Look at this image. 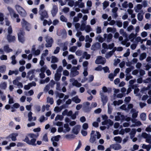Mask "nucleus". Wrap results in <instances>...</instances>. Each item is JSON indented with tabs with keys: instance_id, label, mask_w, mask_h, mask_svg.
Returning <instances> with one entry per match:
<instances>
[{
	"instance_id": "obj_59",
	"label": "nucleus",
	"mask_w": 151,
	"mask_h": 151,
	"mask_svg": "<svg viewBox=\"0 0 151 151\" xmlns=\"http://www.w3.org/2000/svg\"><path fill=\"white\" fill-rule=\"evenodd\" d=\"M113 53L110 51L109 52L106 54L105 57L106 58H110L113 55Z\"/></svg>"
},
{
	"instance_id": "obj_53",
	"label": "nucleus",
	"mask_w": 151,
	"mask_h": 151,
	"mask_svg": "<svg viewBox=\"0 0 151 151\" xmlns=\"http://www.w3.org/2000/svg\"><path fill=\"white\" fill-rule=\"evenodd\" d=\"M60 20L63 22H67V19L63 15H61L60 17Z\"/></svg>"
},
{
	"instance_id": "obj_60",
	"label": "nucleus",
	"mask_w": 151,
	"mask_h": 151,
	"mask_svg": "<svg viewBox=\"0 0 151 151\" xmlns=\"http://www.w3.org/2000/svg\"><path fill=\"white\" fill-rule=\"evenodd\" d=\"M108 113L109 114H111V113L112 109L111 106H110L109 104H108Z\"/></svg>"
},
{
	"instance_id": "obj_29",
	"label": "nucleus",
	"mask_w": 151,
	"mask_h": 151,
	"mask_svg": "<svg viewBox=\"0 0 151 151\" xmlns=\"http://www.w3.org/2000/svg\"><path fill=\"white\" fill-rule=\"evenodd\" d=\"M64 118L63 116L62 115H57L55 118V120L57 121L59 120L61 121L63 120Z\"/></svg>"
},
{
	"instance_id": "obj_37",
	"label": "nucleus",
	"mask_w": 151,
	"mask_h": 151,
	"mask_svg": "<svg viewBox=\"0 0 151 151\" xmlns=\"http://www.w3.org/2000/svg\"><path fill=\"white\" fill-rule=\"evenodd\" d=\"M142 7V4H139L137 5L136 9L135 10V11L138 12L139 10H141Z\"/></svg>"
},
{
	"instance_id": "obj_23",
	"label": "nucleus",
	"mask_w": 151,
	"mask_h": 151,
	"mask_svg": "<svg viewBox=\"0 0 151 151\" xmlns=\"http://www.w3.org/2000/svg\"><path fill=\"white\" fill-rule=\"evenodd\" d=\"M147 56V53L145 52H143L141 54L139 55V59L140 60L142 61L145 59Z\"/></svg>"
},
{
	"instance_id": "obj_35",
	"label": "nucleus",
	"mask_w": 151,
	"mask_h": 151,
	"mask_svg": "<svg viewBox=\"0 0 151 151\" xmlns=\"http://www.w3.org/2000/svg\"><path fill=\"white\" fill-rule=\"evenodd\" d=\"M7 83L6 82H4L0 84V88L2 89H5L6 87Z\"/></svg>"
},
{
	"instance_id": "obj_58",
	"label": "nucleus",
	"mask_w": 151,
	"mask_h": 151,
	"mask_svg": "<svg viewBox=\"0 0 151 151\" xmlns=\"http://www.w3.org/2000/svg\"><path fill=\"white\" fill-rule=\"evenodd\" d=\"M97 149L98 150L103 151L105 149L104 146L101 145H99L97 146Z\"/></svg>"
},
{
	"instance_id": "obj_57",
	"label": "nucleus",
	"mask_w": 151,
	"mask_h": 151,
	"mask_svg": "<svg viewBox=\"0 0 151 151\" xmlns=\"http://www.w3.org/2000/svg\"><path fill=\"white\" fill-rule=\"evenodd\" d=\"M151 28V24L147 23L144 27V29L147 30Z\"/></svg>"
},
{
	"instance_id": "obj_47",
	"label": "nucleus",
	"mask_w": 151,
	"mask_h": 151,
	"mask_svg": "<svg viewBox=\"0 0 151 151\" xmlns=\"http://www.w3.org/2000/svg\"><path fill=\"white\" fill-rule=\"evenodd\" d=\"M6 70V67L5 65H3L0 67V72L1 73L4 72Z\"/></svg>"
},
{
	"instance_id": "obj_26",
	"label": "nucleus",
	"mask_w": 151,
	"mask_h": 151,
	"mask_svg": "<svg viewBox=\"0 0 151 151\" xmlns=\"http://www.w3.org/2000/svg\"><path fill=\"white\" fill-rule=\"evenodd\" d=\"M136 133V130L134 129H132L130 134V138L131 139H132L135 136Z\"/></svg>"
},
{
	"instance_id": "obj_8",
	"label": "nucleus",
	"mask_w": 151,
	"mask_h": 151,
	"mask_svg": "<svg viewBox=\"0 0 151 151\" xmlns=\"http://www.w3.org/2000/svg\"><path fill=\"white\" fill-rule=\"evenodd\" d=\"M35 70H32L29 71L27 73V78H29L30 81H32L35 77Z\"/></svg>"
},
{
	"instance_id": "obj_6",
	"label": "nucleus",
	"mask_w": 151,
	"mask_h": 151,
	"mask_svg": "<svg viewBox=\"0 0 151 151\" xmlns=\"http://www.w3.org/2000/svg\"><path fill=\"white\" fill-rule=\"evenodd\" d=\"M142 136L144 138L146 139V142L150 144L151 145V135L150 134L144 132L142 134Z\"/></svg>"
},
{
	"instance_id": "obj_62",
	"label": "nucleus",
	"mask_w": 151,
	"mask_h": 151,
	"mask_svg": "<svg viewBox=\"0 0 151 151\" xmlns=\"http://www.w3.org/2000/svg\"><path fill=\"white\" fill-rule=\"evenodd\" d=\"M47 101L50 103V104H53L54 102L53 98H47Z\"/></svg>"
},
{
	"instance_id": "obj_52",
	"label": "nucleus",
	"mask_w": 151,
	"mask_h": 151,
	"mask_svg": "<svg viewBox=\"0 0 151 151\" xmlns=\"http://www.w3.org/2000/svg\"><path fill=\"white\" fill-rule=\"evenodd\" d=\"M136 36V34L135 35L133 33H131L129 36V39H132V40H131V41H132Z\"/></svg>"
},
{
	"instance_id": "obj_44",
	"label": "nucleus",
	"mask_w": 151,
	"mask_h": 151,
	"mask_svg": "<svg viewBox=\"0 0 151 151\" xmlns=\"http://www.w3.org/2000/svg\"><path fill=\"white\" fill-rule=\"evenodd\" d=\"M84 30H85L86 32H89L92 30L91 26L89 25H87L86 26Z\"/></svg>"
},
{
	"instance_id": "obj_41",
	"label": "nucleus",
	"mask_w": 151,
	"mask_h": 151,
	"mask_svg": "<svg viewBox=\"0 0 151 151\" xmlns=\"http://www.w3.org/2000/svg\"><path fill=\"white\" fill-rule=\"evenodd\" d=\"M21 24L22 26L24 27L25 26L27 25L29 23H28L27 21H26L24 19H23L22 20L21 22Z\"/></svg>"
},
{
	"instance_id": "obj_13",
	"label": "nucleus",
	"mask_w": 151,
	"mask_h": 151,
	"mask_svg": "<svg viewBox=\"0 0 151 151\" xmlns=\"http://www.w3.org/2000/svg\"><path fill=\"white\" fill-rule=\"evenodd\" d=\"M58 12V8L57 6L55 5H54L51 11V13L53 17H55L56 15Z\"/></svg>"
},
{
	"instance_id": "obj_38",
	"label": "nucleus",
	"mask_w": 151,
	"mask_h": 151,
	"mask_svg": "<svg viewBox=\"0 0 151 151\" xmlns=\"http://www.w3.org/2000/svg\"><path fill=\"white\" fill-rule=\"evenodd\" d=\"M114 140L118 143L121 142L122 141V138L119 137H114Z\"/></svg>"
},
{
	"instance_id": "obj_51",
	"label": "nucleus",
	"mask_w": 151,
	"mask_h": 151,
	"mask_svg": "<svg viewBox=\"0 0 151 151\" xmlns=\"http://www.w3.org/2000/svg\"><path fill=\"white\" fill-rule=\"evenodd\" d=\"M78 111H76L75 112L74 114H72L71 116L72 119H75L76 118V116L78 114Z\"/></svg>"
},
{
	"instance_id": "obj_25",
	"label": "nucleus",
	"mask_w": 151,
	"mask_h": 151,
	"mask_svg": "<svg viewBox=\"0 0 151 151\" xmlns=\"http://www.w3.org/2000/svg\"><path fill=\"white\" fill-rule=\"evenodd\" d=\"M72 100L76 104L79 103L81 101V99L78 98L77 96L72 98Z\"/></svg>"
},
{
	"instance_id": "obj_49",
	"label": "nucleus",
	"mask_w": 151,
	"mask_h": 151,
	"mask_svg": "<svg viewBox=\"0 0 151 151\" xmlns=\"http://www.w3.org/2000/svg\"><path fill=\"white\" fill-rule=\"evenodd\" d=\"M143 18V16L140 13H138L137 14V19L140 21L142 20Z\"/></svg>"
},
{
	"instance_id": "obj_21",
	"label": "nucleus",
	"mask_w": 151,
	"mask_h": 151,
	"mask_svg": "<svg viewBox=\"0 0 151 151\" xmlns=\"http://www.w3.org/2000/svg\"><path fill=\"white\" fill-rule=\"evenodd\" d=\"M64 133H66L70 131V128L69 127L68 123H66L64 124L63 126Z\"/></svg>"
},
{
	"instance_id": "obj_61",
	"label": "nucleus",
	"mask_w": 151,
	"mask_h": 151,
	"mask_svg": "<svg viewBox=\"0 0 151 151\" xmlns=\"http://www.w3.org/2000/svg\"><path fill=\"white\" fill-rule=\"evenodd\" d=\"M47 68V66L46 65L43 66L41 68L40 70V71L41 72L44 73Z\"/></svg>"
},
{
	"instance_id": "obj_30",
	"label": "nucleus",
	"mask_w": 151,
	"mask_h": 151,
	"mask_svg": "<svg viewBox=\"0 0 151 151\" xmlns=\"http://www.w3.org/2000/svg\"><path fill=\"white\" fill-rule=\"evenodd\" d=\"M90 57V55L87 54V52H84L83 55V58H85L87 60L89 59Z\"/></svg>"
},
{
	"instance_id": "obj_16",
	"label": "nucleus",
	"mask_w": 151,
	"mask_h": 151,
	"mask_svg": "<svg viewBox=\"0 0 151 151\" xmlns=\"http://www.w3.org/2000/svg\"><path fill=\"white\" fill-rule=\"evenodd\" d=\"M101 47V45L99 42L93 44L91 47V49L93 51L96 50Z\"/></svg>"
},
{
	"instance_id": "obj_2",
	"label": "nucleus",
	"mask_w": 151,
	"mask_h": 151,
	"mask_svg": "<svg viewBox=\"0 0 151 151\" xmlns=\"http://www.w3.org/2000/svg\"><path fill=\"white\" fill-rule=\"evenodd\" d=\"M7 9L11 17H13L14 18H16L17 22H20V19L19 18V15L16 14L14 11L11 7L8 6Z\"/></svg>"
},
{
	"instance_id": "obj_12",
	"label": "nucleus",
	"mask_w": 151,
	"mask_h": 151,
	"mask_svg": "<svg viewBox=\"0 0 151 151\" xmlns=\"http://www.w3.org/2000/svg\"><path fill=\"white\" fill-rule=\"evenodd\" d=\"M81 128V126L79 125H76L73 128L72 132L74 134L77 135L79 133Z\"/></svg>"
},
{
	"instance_id": "obj_46",
	"label": "nucleus",
	"mask_w": 151,
	"mask_h": 151,
	"mask_svg": "<svg viewBox=\"0 0 151 151\" xmlns=\"http://www.w3.org/2000/svg\"><path fill=\"white\" fill-rule=\"evenodd\" d=\"M116 24L117 26L119 28L122 27V22L120 20L116 21Z\"/></svg>"
},
{
	"instance_id": "obj_64",
	"label": "nucleus",
	"mask_w": 151,
	"mask_h": 151,
	"mask_svg": "<svg viewBox=\"0 0 151 151\" xmlns=\"http://www.w3.org/2000/svg\"><path fill=\"white\" fill-rule=\"evenodd\" d=\"M103 69L104 70L105 73H106L107 72L109 73L110 72V70H109V68L107 66L103 67Z\"/></svg>"
},
{
	"instance_id": "obj_3",
	"label": "nucleus",
	"mask_w": 151,
	"mask_h": 151,
	"mask_svg": "<svg viewBox=\"0 0 151 151\" xmlns=\"http://www.w3.org/2000/svg\"><path fill=\"white\" fill-rule=\"evenodd\" d=\"M15 8L18 13L22 17H25L27 16V13L24 9L19 5H17Z\"/></svg>"
},
{
	"instance_id": "obj_11",
	"label": "nucleus",
	"mask_w": 151,
	"mask_h": 151,
	"mask_svg": "<svg viewBox=\"0 0 151 151\" xmlns=\"http://www.w3.org/2000/svg\"><path fill=\"white\" fill-rule=\"evenodd\" d=\"M70 81L72 82V85L73 86H75L77 87H79L82 86V84L81 83H79L77 80H75L74 78L70 79Z\"/></svg>"
},
{
	"instance_id": "obj_40",
	"label": "nucleus",
	"mask_w": 151,
	"mask_h": 151,
	"mask_svg": "<svg viewBox=\"0 0 151 151\" xmlns=\"http://www.w3.org/2000/svg\"><path fill=\"white\" fill-rule=\"evenodd\" d=\"M140 118L143 121H145L146 119V114L145 113H142L140 115Z\"/></svg>"
},
{
	"instance_id": "obj_45",
	"label": "nucleus",
	"mask_w": 151,
	"mask_h": 151,
	"mask_svg": "<svg viewBox=\"0 0 151 151\" xmlns=\"http://www.w3.org/2000/svg\"><path fill=\"white\" fill-rule=\"evenodd\" d=\"M77 46H73L70 48L69 49V51L72 52H74L77 50Z\"/></svg>"
},
{
	"instance_id": "obj_22",
	"label": "nucleus",
	"mask_w": 151,
	"mask_h": 151,
	"mask_svg": "<svg viewBox=\"0 0 151 151\" xmlns=\"http://www.w3.org/2000/svg\"><path fill=\"white\" fill-rule=\"evenodd\" d=\"M68 44V43L67 42H65L63 43H61L60 44L59 43H58V45H59L61 47V45H62L63 47V51H65L66 50L68 49L67 45Z\"/></svg>"
},
{
	"instance_id": "obj_27",
	"label": "nucleus",
	"mask_w": 151,
	"mask_h": 151,
	"mask_svg": "<svg viewBox=\"0 0 151 151\" xmlns=\"http://www.w3.org/2000/svg\"><path fill=\"white\" fill-rule=\"evenodd\" d=\"M60 137V135H58L55 136L54 137H52L51 138V141H55L56 142H58L59 140V138Z\"/></svg>"
},
{
	"instance_id": "obj_24",
	"label": "nucleus",
	"mask_w": 151,
	"mask_h": 151,
	"mask_svg": "<svg viewBox=\"0 0 151 151\" xmlns=\"http://www.w3.org/2000/svg\"><path fill=\"white\" fill-rule=\"evenodd\" d=\"M4 51L7 53L12 52L13 50L12 49L9 48V45H6L4 47Z\"/></svg>"
},
{
	"instance_id": "obj_19",
	"label": "nucleus",
	"mask_w": 151,
	"mask_h": 151,
	"mask_svg": "<svg viewBox=\"0 0 151 151\" xmlns=\"http://www.w3.org/2000/svg\"><path fill=\"white\" fill-rule=\"evenodd\" d=\"M7 39L9 42H14L15 41L16 38L14 36L8 35L7 36Z\"/></svg>"
},
{
	"instance_id": "obj_28",
	"label": "nucleus",
	"mask_w": 151,
	"mask_h": 151,
	"mask_svg": "<svg viewBox=\"0 0 151 151\" xmlns=\"http://www.w3.org/2000/svg\"><path fill=\"white\" fill-rule=\"evenodd\" d=\"M96 135L90 136L89 142L92 144L96 140Z\"/></svg>"
},
{
	"instance_id": "obj_42",
	"label": "nucleus",
	"mask_w": 151,
	"mask_h": 151,
	"mask_svg": "<svg viewBox=\"0 0 151 151\" xmlns=\"http://www.w3.org/2000/svg\"><path fill=\"white\" fill-rule=\"evenodd\" d=\"M102 92H104V93L107 92H108V93L111 92V89L110 88H109L108 90L107 89V88L105 86H104L102 88Z\"/></svg>"
},
{
	"instance_id": "obj_39",
	"label": "nucleus",
	"mask_w": 151,
	"mask_h": 151,
	"mask_svg": "<svg viewBox=\"0 0 151 151\" xmlns=\"http://www.w3.org/2000/svg\"><path fill=\"white\" fill-rule=\"evenodd\" d=\"M96 39L98 40L101 43L105 39L104 38L102 37L100 35H99L96 37Z\"/></svg>"
},
{
	"instance_id": "obj_34",
	"label": "nucleus",
	"mask_w": 151,
	"mask_h": 151,
	"mask_svg": "<svg viewBox=\"0 0 151 151\" xmlns=\"http://www.w3.org/2000/svg\"><path fill=\"white\" fill-rule=\"evenodd\" d=\"M11 58L12 60L11 63L13 65H15L17 63V61L15 60L16 57L15 55H13L11 57Z\"/></svg>"
},
{
	"instance_id": "obj_17",
	"label": "nucleus",
	"mask_w": 151,
	"mask_h": 151,
	"mask_svg": "<svg viewBox=\"0 0 151 151\" xmlns=\"http://www.w3.org/2000/svg\"><path fill=\"white\" fill-rule=\"evenodd\" d=\"M18 135V134L17 133H12L6 137V139H7L11 138L12 141H15L17 140L16 137Z\"/></svg>"
},
{
	"instance_id": "obj_15",
	"label": "nucleus",
	"mask_w": 151,
	"mask_h": 151,
	"mask_svg": "<svg viewBox=\"0 0 151 151\" xmlns=\"http://www.w3.org/2000/svg\"><path fill=\"white\" fill-rule=\"evenodd\" d=\"M111 148L115 150H118L122 148V146L120 145L118 143L112 144L110 145Z\"/></svg>"
},
{
	"instance_id": "obj_32",
	"label": "nucleus",
	"mask_w": 151,
	"mask_h": 151,
	"mask_svg": "<svg viewBox=\"0 0 151 151\" xmlns=\"http://www.w3.org/2000/svg\"><path fill=\"white\" fill-rule=\"evenodd\" d=\"M58 61V59L56 57L52 56V59L51 63H54L57 62Z\"/></svg>"
},
{
	"instance_id": "obj_18",
	"label": "nucleus",
	"mask_w": 151,
	"mask_h": 151,
	"mask_svg": "<svg viewBox=\"0 0 151 151\" xmlns=\"http://www.w3.org/2000/svg\"><path fill=\"white\" fill-rule=\"evenodd\" d=\"M112 36V35L111 34H109L108 35L104 34V38L105 39H106L107 42H109L111 40Z\"/></svg>"
},
{
	"instance_id": "obj_1",
	"label": "nucleus",
	"mask_w": 151,
	"mask_h": 151,
	"mask_svg": "<svg viewBox=\"0 0 151 151\" xmlns=\"http://www.w3.org/2000/svg\"><path fill=\"white\" fill-rule=\"evenodd\" d=\"M39 136V134L38 133L29 134L25 137V138L23 140V141L28 145L33 146H36L37 144L40 145L42 144L41 141H37V143H36V139Z\"/></svg>"
},
{
	"instance_id": "obj_10",
	"label": "nucleus",
	"mask_w": 151,
	"mask_h": 151,
	"mask_svg": "<svg viewBox=\"0 0 151 151\" xmlns=\"http://www.w3.org/2000/svg\"><path fill=\"white\" fill-rule=\"evenodd\" d=\"M100 95L101 97V100L103 103V105H104L108 101L107 97L105 96L103 92L101 91L100 92Z\"/></svg>"
},
{
	"instance_id": "obj_55",
	"label": "nucleus",
	"mask_w": 151,
	"mask_h": 151,
	"mask_svg": "<svg viewBox=\"0 0 151 151\" xmlns=\"http://www.w3.org/2000/svg\"><path fill=\"white\" fill-rule=\"evenodd\" d=\"M109 5V2L106 1H104L103 3V9H104Z\"/></svg>"
},
{
	"instance_id": "obj_33",
	"label": "nucleus",
	"mask_w": 151,
	"mask_h": 151,
	"mask_svg": "<svg viewBox=\"0 0 151 151\" xmlns=\"http://www.w3.org/2000/svg\"><path fill=\"white\" fill-rule=\"evenodd\" d=\"M119 33L120 34L122 35L124 37H127V34L125 32H124V30L123 29H120L119 31Z\"/></svg>"
},
{
	"instance_id": "obj_31",
	"label": "nucleus",
	"mask_w": 151,
	"mask_h": 151,
	"mask_svg": "<svg viewBox=\"0 0 151 151\" xmlns=\"http://www.w3.org/2000/svg\"><path fill=\"white\" fill-rule=\"evenodd\" d=\"M81 23H82L81 26H80V29L81 30L83 31L85 29L86 26V24L84 22L83 20L81 21Z\"/></svg>"
},
{
	"instance_id": "obj_20",
	"label": "nucleus",
	"mask_w": 151,
	"mask_h": 151,
	"mask_svg": "<svg viewBox=\"0 0 151 151\" xmlns=\"http://www.w3.org/2000/svg\"><path fill=\"white\" fill-rule=\"evenodd\" d=\"M113 122L110 119H108L105 120L102 122V124L103 125H106L109 124L110 126H112L113 124Z\"/></svg>"
},
{
	"instance_id": "obj_5",
	"label": "nucleus",
	"mask_w": 151,
	"mask_h": 151,
	"mask_svg": "<svg viewBox=\"0 0 151 151\" xmlns=\"http://www.w3.org/2000/svg\"><path fill=\"white\" fill-rule=\"evenodd\" d=\"M38 13L40 15V19L41 21H43L44 19L48 18L49 17L47 12L45 10L42 11H39Z\"/></svg>"
},
{
	"instance_id": "obj_54",
	"label": "nucleus",
	"mask_w": 151,
	"mask_h": 151,
	"mask_svg": "<svg viewBox=\"0 0 151 151\" xmlns=\"http://www.w3.org/2000/svg\"><path fill=\"white\" fill-rule=\"evenodd\" d=\"M75 137V136L73 134H67L65 136V137L67 139L74 138Z\"/></svg>"
},
{
	"instance_id": "obj_7",
	"label": "nucleus",
	"mask_w": 151,
	"mask_h": 151,
	"mask_svg": "<svg viewBox=\"0 0 151 151\" xmlns=\"http://www.w3.org/2000/svg\"><path fill=\"white\" fill-rule=\"evenodd\" d=\"M106 60L104 58L102 57L101 56H99L95 60V63L99 64H104L106 62Z\"/></svg>"
},
{
	"instance_id": "obj_56",
	"label": "nucleus",
	"mask_w": 151,
	"mask_h": 151,
	"mask_svg": "<svg viewBox=\"0 0 151 151\" xmlns=\"http://www.w3.org/2000/svg\"><path fill=\"white\" fill-rule=\"evenodd\" d=\"M24 27L25 28L26 30L29 31H30V30L31 28V25L29 23L27 25L25 26V27Z\"/></svg>"
},
{
	"instance_id": "obj_43",
	"label": "nucleus",
	"mask_w": 151,
	"mask_h": 151,
	"mask_svg": "<svg viewBox=\"0 0 151 151\" xmlns=\"http://www.w3.org/2000/svg\"><path fill=\"white\" fill-rule=\"evenodd\" d=\"M32 112L30 111L29 112L28 114V120L29 121H31L33 119V117H32Z\"/></svg>"
},
{
	"instance_id": "obj_36",
	"label": "nucleus",
	"mask_w": 151,
	"mask_h": 151,
	"mask_svg": "<svg viewBox=\"0 0 151 151\" xmlns=\"http://www.w3.org/2000/svg\"><path fill=\"white\" fill-rule=\"evenodd\" d=\"M61 74L60 73H57L55 74V79L56 81H58L60 80L61 77Z\"/></svg>"
},
{
	"instance_id": "obj_48",
	"label": "nucleus",
	"mask_w": 151,
	"mask_h": 151,
	"mask_svg": "<svg viewBox=\"0 0 151 151\" xmlns=\"http://www.w3.org/2000/svg\"><path fill=\"white\" fill-rule=\"evenodd\" d=\"M115 76H114V75L113 73H111L109 74L108 78L111 81H112L114 79V77Z\"/></svg>"
},
{
	"instance_id": "obj_9",
	"label": "nucleus",
	"mask_w": 151,
	"mask_h": 151,
	"mask_svg": "<svg viewBox=\"0 0 151 151\" xmlns=\"http://www.w3.org/2000/svg\"><path fill=\"white\" fill-rule=\"evenodd\" d=\"M24 32L22 31H20L18 34V40L22 43H23L24 41Z\"/></svg>"
},
{
	"instance_id": "obj_4",
	"label": "nucleus",
	"mask_w": 151,
	"mask_h": 151,
	"mask_svg": "<svg viewBox=\"0 0 151 151\" xmlns=\"http://www.w3.org/2000/svg\"><path fill=\"white\" fill-rule=\"evenodd\" d=\"M46 43L45 44V46L46 47H52L54 42L53 38L50 36H46L45 37Z\"/></svg>"
},
{
	"instance_id": "obj_63",
	"label": "nucleus",
	"mask_w": 151,
	"mask_h": 151,
	"mask_svg": "<svg viewBox=\"0 0 151 151\" xmlns=\"http://www.w3.org/2000/svg\"><path fill=\"white\" fill-rule=\"evenodd\" d=\"M42 140L43 141H44L45 142H48V139L47 137V134H44V135L43 136Z\"/></svg>"
},
{
	"instance_id": "obj_50",
	"label": "nucleus",
	"mask_w": 151,
	"mask_h": 151,
	"mask_svg": "<svg viewBox=\"0 0 151 151\" xmlns=\"http://www.w3.org/2000/svg\"><path fill=\"white\" fill-rule=\"evenodd\" d=\"M86 39L85 41L86 42H88L89 43L91 42L92 41V38H90L89 36L87 35L86 36Z\"/></svg>"
},
{
	"instance_id": "obj_14",
	"label": "nucleus",
	"mask_w": 151,
	"mask_h": 151,
	"mask_svg": "<svg viewBox=\"0 0 151 151\" xmlns=\"http://www.w3.org/2000/svg\"><path fill=\"white\" fill-rule=\"evenodd\" d=\"M76 68H72L70 73V76L71 77H74L79 74V72L76 70Z\"/></svg>"
}]
</instances>
